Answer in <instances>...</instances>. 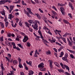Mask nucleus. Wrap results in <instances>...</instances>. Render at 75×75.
Instances as JSON below:
<instances>
[{
  "label": "nucleus",
  "instance_id": "338daca9",
  "mask_svg": "<svg viewBox=\"0 0 75 75\" xmlns=\"http://www.w3.org/2000/svg\"><path fill=\"white\" fill-rule=\"evenodd\" d=\"M35 1V3H39V1H38V0H34Z\"/></svg>",
  "mask_w": 75,
  "mask_h": 75
},
{
  "label": "nucleus",
  "instance_id": "2f4dec72",
  "mask_svg": "<svg viewBox=\"0 0 75 75\" xmlns=\"http://www.w3.org/2000/svg\"><path fill=\"white\" fill-rule=\"evenodd\" d=\"M27 10L28 11L29 13H30L31 12V9L30 8H27Z\"/></svg>",
  "mask_w": 75,
  "mask_h": 75
},
{
  "label": "nucleus",
  "instance_id": "58836bf2",
  "mask_svg": "<svg viewBox=\"0 0 75 75\" xmlns=\"http://www.w3.org/2000/svg\"><path fill=\"white\" fill-rule=\"evenodd\" d=\"M26 13V14L29 17H31V16L30 15V13H28V12H27Z\"/></svg>",
  "mask_w": 75,
  "mask_h": 75
},
{
  "label": "nucleus",
  "instance_id": "393cba45",
  "mask_svg": "<svg viewBox=\"0 0 75 75\" xmlns=\"http://www.w3.org/2000/svg\"><path fill=\"white\" fill-rule=\"evenodd\" d=\"M19 68H23V66L22 65V64H21V63H19Z\"/></svg>",
  "mask_w": 75,
  "mask_h": 75
},
{
  "label": "nucleus",
  "instance_id": "72a5a7b5",
  "mask_svg": "<svg viewBox=\"0 0 75 75\" xmlns=\"http://www.w3.org/2000/svg\"><path fill=\"white\" fill-rule=\"evenodd\" d=\"M1 14L3 15L4 16H5V12H4V11H3V12H1Z\"/></svg>",
  "mask_w": 75,
  "mask_h": 75
},
{
  "label": "nucleus",
  "instance_id": "ddd939ff",
  "mask_svg": "<svg viewBox=\"0 0 75 75\" xmlns=\"http://www.w3.org/2000/svg\"><path fill=\"white\" fill-rule=\"evenodd\" d=\"M64 67H66V69H68L69 72V67L68 66L66 65H64Z\"/></svg>",
  "mask_w": 75,
  "mask_h": 75
},
{
  "label": "nucleus",
  "instance_id": "bf43d9fd",
  "mask_svg": "<svg viewBox=\"0 0 75 75\" xmlns=\"http://www.w3.org/2000/svg\"><path fill=\"white\" fill-rule=\"evenodd\" d=\"M65 74L66 75H70L69 74V73H68L67 72H65Z\"/></svg>",
  "mask_w": 75,
  "mask_h": 75
},
{
  "label": "nucleus",
  "instance_id": "09e8293b",
  "mask_svg": "<svg viewBox=\"0 0 75 75\" xmlns=\"http://www.w3.org/2000/svg\"><path fill=\"white\" fill-rule=\"evenodd\" d=\"M4 73H3V70H2L1 71V72H0V75H3Z\"/></svg>",
  "mask_w": 75,
  "mask_h": 75
},
{
  "label": "nucleus",
  "instance_id": "5701e85b",
  "mask_svg": "<svg viewBox=\"0 0 75 75\" xmlns=\"http://www.w3.org/2000/svg\"><path fill=\"white\" fill-rule=\"evenodd\" d=\"M0 23L2 28H4V24H3V23L1 22H0Z\"/></svg>",
  "mask_w": 75,
  "mask_h": 75
},
{
  "label": "nucleus",
  "instance_id": "bb28decb",
  "mask_svg": "<svg viewBox=\"0 0 75 75\" xmlns=\"http://www.w3.org/2000/svg\"><path fill=\"white\" fill-rule=\"evenodd\" d=\"M61 55L59 56V57H62V56H63V55H64V52H62L60 54Z\"/></svg>",
  "mask_w": 75,
  "mask_h": 75
},
{
  "label": "nucleus",
  "instance_id": "ea45409f",
  "mask_svg": "<svg viewBox=\"0 0 75 75\" xmlns=\"http://www.w3.org/2000/svg\"><path fill=\"white\" fill-rule=\"evenodd\" d=\"M67 35H68V33H65V34L63 35V37H66V36H67Z\"/></svg>",
  "mask_w": 75,
  "mask_h": 75
},
{
  "label": "nucleus",
  "instance_id": "20e7f679",
  "mask_svg": "<svg viewBox=\"0 0 75 75\" xmlns=\"http://www.w3.org/2000/svg\"><path fill=\"white\" fill-rule=\"evenodd\" d=\"M49 61H50L49 64V66L50 67V69H52L53 67V65H52V61H51V60H49Z\"/></svg>",
  "mask_w": 75,
  "mask_h": 75
},
{
  "label": "nucleus",
  "instance_id": "c03bdc74",
  "mask_svg": "<svg viewBox=\"0 0 75 75\" xmlns=\"http://www.w3.org/2000/svg\"><path fill=\"white\" fill-rule=\"evenodd\" d=\"M27 43L28 45V47H30V43L28 42H27Z\"/></svg>",
  "mask_w": 75,
  "mask_h": 75
},
{
  "label": "nucleus",
  "instance_id": "de8ad7c7",
  "mask_svg": "<svg viewBox=\"0 0 75 75\" xmlns=\"http://www.w3.org/2000/svg\"><path fill=\"white\" fill-rule=\"evenodd\" d=\"M4 7H6V8H7V9L8 10H9V8H8V6H4Z\"/></svg>",
  "mask_w": 75,
  "mask_h": 75
},
{
  "label": "nucleus",
  "instance_id": "0eeeda50",
  "mask_svg": "<svg viewBox=\"0 0 75 75\" xmlns=\"http://www.w3.org/2000/svg\"><path fill=\"white\" fill-rule=\"evenodd\" d=\"M62 59L63 61H65L67 62H68V59H67V57H63L62 58Z\"/></svg>",
  "mask_w": 75,
  "mask_h": 75
},
{
  "label": "nucleus",
  "instance_id": "9d476101",
  "mask_svg": "<svg viewBox=\"0 0 75 75\" xmlns=\"http://www.w3.org/2000/svg\"><path fill=\"white\" fill-rule=\"evenodd\" d=\"M54 63L55 65H56V67H60V65L56 62H54Z\"/></svg>",
  "mask_w": 75,
  "mask_h": 75
},
{
  "label": "nucleus",
  "instance_id": "a19ab883",
  "mask_svg": "<svg viewBox=\"0 0 75 75\" xmlns=\"http://www.w3.org/2000/svg\"><path fill=\"white\" fill-rule=\"evenodd\" d=\"M38 33L40 35H41V34H42L41 33V31L40 30H39V31H38Z\"/></svg>",
  "mask_w": 75,
  "mask_h": 75
},
{
  "label": "nucleus",
  "instance_id": "37998d69",
  "mask_svg": "<svg viewBox=\"0 0 75 75\" xmlns=\"http://www.w3.org/2000/svg\"><path fill=\"white\" fill-rule=\"evenodd\" d=\"M18 59L19 62V64H20V63H21V59H20V57L18 58Z\"/></svg>",
  "mask_w": 75,
  "mask_h": 75
},
{
  "label": "nucleus",
  "instance_id": "dca6fc26",
  "mask_svg": "<svg viewBox=\"0 0 75 75\" xmlns=\"http://www.w3.org/2000/svg\"><path fill=\"white\" fill-rule=\"evenodd\" d=\"M51 54V52L50 51L48 50L47 52H46V54L47 55H50Z\"/></svg>",
  "mask_w": 75,
  "mask_h": 75
},
{
  "label": "nucleus",
  "instance_id": "473e14b6",
  "mask_svg": "<svg viewBox=\"0 0 75 75\" xmlns=\"http://www.w3.org/2000/svg\"><path fill=\"white\" fill-rule=\"evenodd\" d=\"M43 20H44L46 23H47V18L46 17H45V19H44Z\"/></svg>",
  "mask_w": 75,
  "mask_h": 75
},
{
  "label": "nucleus",
  "instance_id": "69168bd1",
  "mask_svg": "<svg viewBox=\"0 0 75 75\" xmlns=\"http://www.w3.org/2000/svg\"><path fill=\"white\" fill-rule=\"evenodd\" d=\"M54 50L55 51V52H57V49L55 48H53Z\"/></svg>",
  "mask_w": 75,
  "mask_h": 75
},
{
  "label": "nucleus",
  "instance_id": "a878e982",
  "mask_svg": "<svg viewBox=\"0 0 75 75\" xmlns=\"http://www.w3.org/2000/svg\"><path fill=\"white\" fill-rule=\"evenodd\" d=\"M25 24L26 26H27V27L28 28L30 27V26H29V24H28V23L25 22Z\"/></svg>",
  "mask_w": 75,
  "mask_h": 75
},
{
  "label": "nucleus",
  "instance_id": "4d7b16f0",
  "mask_svg": "<svg viewBox=\"0 0 75 75\" xmlns=\"http://www.w3.org/2000/svg\"><path fill=\"white\" fill-rule=\"evenodd\" d=\"M17 50H18V51H20V48H19L18 47H17L16 48V49Z\"/></svg>",
  "mask_w": 75,
  "mask_h": 75
},
{
  "label": "nucleus",
  "instance_id": "f8f14e48",
  "mask_svg": "<svg viewBox=\"0 0 75 75\" xmlns=\"http://www.w3.org/2000/svg\"><path fill=\"white\" fill-rule=\"evenodd\" d=\"M26 62L27 64L30 65H32V62L31 61H29V62L28 61H26Z\"/></svg>",
  "mask_w": 75,
  "mask_h": 75
},
{
  "label": "nucleus",
  "instance_id": "a211bd4d",
  "mask_svg": "<svg viewBox=\"0 0 75 75\" xmlns=\"http://www.w3.org/2000/svg\"><path fill=\"white\" fill-rule=\"evenodd\" d=\"M34 72L32 71H29V75H33Z\"/></svg>",
  "mask_w": 75,
  "mask_h": 75
},
{
  "label": "nucleus",
  "instance_id": "6ab92c4d",
  "mask_svg": "<svg viewBox=\"0 0 75 75\" xmlns=\"http://www.w3.org/2000/svg\"><path fill=\"white\" fill-rule=\"evenodd\" d=\"M1 68L3 70V71H4V70H5V69H4V67H3V64H1Z\"/></svg>",
  "mask_w": 75,
  "mask_h": 75
},
{
  "label": "nucleus",
  "instance_id": "774afa93",
  "mask_svg": "<svg viewBox=\"0 0 75 75\" xmlns=\"http://www.w3.org/2000/svg\"><path fill=\"white\" fill-rule=\"evenodd\" d=\"M20 34H22V35H25V34L23 32L20 33Z\"/></svg>",
  "mask_w": 75,
  "mask_h": 75
},
{
  "label": "nucleus",
  "instance_id": "412c9836",
  "mask_svg": "<svg viewBox=\"0 0 75 75\" xmlns=\"http://www.w3.org/2000/svg\"><path fill=\"white\" fill-rule=\"evenodd\" d=\"M37 50H36L34 56L35 57H38V56L37 55Z\"/></svg>",
  "mask_w": 75,
  "mask_h": 75
},
{
  "label": "nucleus",
  "instance_id": "f03ea898",
  "mask_svg": "<svg viewBox=\"0 0 75 75\" xmlns=\"http://www.w3.org/2000/svg\"><path fill=\"white\" fill-rule=\"evenodd\" d=\"M28 40V36L27 35L25 36L24 37V38L23 40V41L24 42H25Z\"/></svg>",
  "mask_w": 75,
  "mask_h": 75
},
{
  "label": "nucleus",
  "instance_id": "39448f33",
  "mask_svg": "<svg viewBox=\"0 0 75 75\" xmlns=\"http://www.w3.org/2000/svg\"><path fill=\"white\" fill-rule=\"evenodd\" d=\"M10 8L9 10V13H11V11L13 10V8L14 7V6H10Z\"/></svg>",
  "mask_w": 75,
  "mask_h": 75
},
{
  "label": "nucleus",
  "instance_id": "7ed1b4c3",
  "mask_svg": "<svg viewBox=\"0 0 75 75\" xmlns=\"http://www.w3.org/2000/svg\"><path fill=\"white\" fill-rule=\"evenodd\" d=\"M60 8V9L61 12L62 13V14H63V15H64V13H65L64 11H65V9H64V8L61 7Z\"/></svg>",
  "mask_w": 75,
  "mask_h": 75
},
{
  "label": "nucleus",
  "instance_id": "0e129e2a",
  "mask_svg": "<svg viewBox=\"0 0 75 75\" xmlns=\"http://www.w3.org/2000/svg\"><path fill=\"white\" fill-rule=\"evenodd\" d=\"M12 44L13 46H16V44H15V43L14 42H12Z\"/></svg>",
  "mask_w": 75,
  "mask_h": 75
},
{
  "label": "nucleus",
  "instance_id": "2eb2a0df",
  "mask_svg": "<svg viewBox=\"0 0 75 75\" xmlns=\"http://www.w3.org/2000/svg\"><path fill=\"white\" fill-rule=\"evenodd\" d=\"M52 13H53V17H55V15L57 14V13H56L54 11H52Z\"/></svg>",
  "mask_w": 75,
  "mask_h": 75
},
{
  "label": "nucleus",
  "instance_id": "f257e3e1",
  "mask_svg": "<svg viewBox=\"0 0 75 75\" xmlns=\"http://www.w3.org/2000/svg\"><path fill=\"white\" fill-rule=\"evenodd\" d=\"M35 22L36 23H34V24H33V25H32V27L33 28H34V29H35L36 30H38V24L37 23H38V24L40 25V22H39L38 21H35Z\"/></svg>",
  "mask_w": 75,
  "mask_h": 75
},
{
  "label": "nucleus",
  "instance_id": "c9c22d12",
  "mask_svg": "<svg viewBox=\"0 0 75 75\" xmlns=\"http://www.w3.org/2000/svg\"><path fill=\"white\" fill-rule=\"evenodd\" d=\"M67 50H68V51H69V52H71V53H74V52L72 50H69L68 49H67Z\"/></svg>",
  "mask_w": 75,
  "mask_h": 75
},
{
  "label": "nucleus",
  "instance_id": "4be33fe9",
  "mask_svg": "<svg viewBox=\"0 0 75 75\" xmlns=\"http://www.w3.org/2000/svg\"><path fill=\"white\" fill-rule=\"evenodd\" d=\"M17 63H18V62L17 60H15L13 61V64H14L15 65H16Z\"/></svg>",
  "mask_w": 75,
  "mask_h": 75
},
{
  "label": "nucleus",
  "instance_id": "a18cd8bd",
  "mask_svg": "<svg viewBox=\"0 0 75 75\" xmlns=\"http://www.w3.org/2000/svg\"><path fill=\"white\" fill-rule=\"evenodd\" d=\"M68 15V16H69V17H70V18H72V16L71 13H69Z\"/></svg>",
  "mask_w": 75,
  "mask_h": 75
},
{
  "label": "nucleus",
  "instance_id": "e433bc0d",
  "mask_svg": "<svg viewBox=\"0 0 75 75\" xmlns=\"http://www.w3.org/2000/svg\"><path fill=\"white\" fill-rule=\"evenodd\" d=\"M68 43H69V46H70L71 47V46H72V44L71 43V42H69Z\"/></svg>",
  "mask_w": 75,
  "mask_h": 75
},
{
  "label": "nucleus",
  "instance_id": "680f3d73",
  "mask_svg": "<svg viewBox=\"0 0 75 75\" xmlns=\"http://www.w3.org/2000/svg\"><path fill=\"white\" fill-rule=\"evenodd\" d=\"M52 8H54V10H56V11H57V9L56 8H55V6H53L52 7Z\"/></svg>",
  "mask_w": 75,
  "mask_h": 75
},
{
  "label": "nucleus",
  "instance_id": "6e6d98bb",
  "mask_svg": "<svg viewBox=\"0 0 75 75\" xmlns=\"http://www.w3.org/2000/svg\"><path fill=\"white\" fill-rule=\"evenodd\" d=\"M8 56L9 57L10 59L11 58V55L10 54H8Z\"/></svg>",
  "mask_w": 75,
  "mask_h": 75
},
{
  "label": "nucleus",
  "instance_id": "864d4df0",
  "mask_svg": "<svg viewBox=\"0 0 75 75\" xmlns=\"http://www.w3.org/2000/svg\"><path fill=\"white\" fill-rule=\"evenodd\" d=\"M43 42L44 43H45V42H47V40H44L43 39Z\"/></svg>",
  "mask_w": 75,
  "mask_h": 75
},
{
  "label": "nucleus",
  "instance_id": "7c9ffc66",
  "mask_svg": "<svg viewBox=\"0 0 75 75\" xmlns=\"http://www.w3.org/2000/svg\"><path fill=\"white\" fill-rule=\"evenodd\" d=\"M60 65L62 67V68H63V69H65V68L64 67V64H63L62 63V62H60Z\"/></svg>",
  "mask_w": 75,
  "mask_h": 75
},
{
  "label": "nucleus",
  "instance_id": "8fccbe9b",
  "mask_svg": "<svg viewBox=\"0 0 75 75\" xmlns=\"http://www.w3.org/2000/svg\"><path fill=\"white\" fill-rule=\"evenodd\" d=\"M40 35V36L41 38L43 40H44V37L42 36V34H41Z\"/></svg>",
  "mask_w": 75,
  "mask_h": 75
},
{
  "label": "nucleus",
  "instance_id": "052dcab7",
  "mask_svg": "<svg viewBox=\"0 0 75 75\" xmlns=\"http://www.w3.org/2000/svg\"><path fill=\"white\" fill-rule=\"evenodd\" d=\"M63 41H64V42H65V43H67V42L66 41V39H65V38H64Z\"/></svg>",
  "mask_w": 75,
  "mask_h": 75
},
{
  "label": "nucleus",
  "instance_id": "9b49d317",
  "mask_svg": "<svg viewBox=\"0 0 75 75\" xmlns=\"http://www.w3.org/2000/svg\"><path fill=\"white\" fill-rule=\"evenodd\" d=\"M28 22L30 24H34V23H35V22L33 21V20H29L28 21Z\"/></svg>",
  "mask_w": 75,
  "mask_h": 75
},
{
  "label": "nucleus",
  "instance_id": "1a4fd4ad",
  "mask_svg": "<svg viewBox=\"0 0 75 75\" xmlns=\"http://www.w3.org/2000/svg\"><path fill=\"white\" fill-rule=\"evenodd\" d=\"M4 3H5V0H1L0 1V5L4 4Z\"/></svg>",
  "mask_w": 75,
  "mask_h": 75
},
{
  "label": "nucleus",
  "instance_id": "13d9d810",
  "mask_svg": "<svg viewBox=\"0 0 75 75\" xmlns=\"http://www.w3.org/2000/svg\"><path fill=\"white\" fill-rule=\"evenodd\" d=\"M59 72H62V71H64V70H61V69H59L58 70Z\"/></svg>",
  "mask_w": 75,
  "mask_h": 75
},
{
  "label": "nucleus",
  "instance_id": "f3484780",
  "mask_svg": "<svg viewBox=\"0 0 75 75\" xmlns=\"http://www.w3.org/2000/svg\"><path fill=\"white\" fill-rule=\"evenodd\" d=\"M63 20L64 21V23H66V24H69V23L67 21L64 19H63Z\"/></svg>",
  "mask_w": 75,
  "mask_h": 75
},
{
  "label": "nucleus",
  "instance_id": "423d86ee",
  "mask_svg": "<svg viewBox=\"0 0 75 75\" xmlns=\"http://www.w3.org/2000/svg\"><path fill=\"white\" fill-rule=\"evenodd\" d=\"M44 64L42 63H40V64L38 65V68H42L44 67Z\"/></svg>",
  "mask_w": 75,
  "mask_h": 75
},
{
  "label": "nucleus",
  "instance_id": "4c0bfd02",
  "mask_svg": "<svg viewBox=\"0 0 75 75\" xmlns=\"http://www.w3.org/2000/svg\"><path fill=\"white\" fill-rule=\"evenodd\" d=\"M70 57H71V58H74H74H75V57H74V56L73 54H71L70 55Z\"/></svg>",
  "mask_w": 75,
  "mask_h": 75
},
{
  "label": "nucleus",
  "instance_id": "3c124183",
  "mask_svg": "<svg viewBox=\"0 0 75 75\" xmlns=\"http://www.w3.org/2000/svg\"><path fill=\"white\" fill-rule=\"evenodd\" d=\"M68 54L66 53V54H65L64 57L67 58V57H68Z\"/></svg>",
  "mask_w": 75,
  "mask_h": 75
},
{
  "label": "nucleus",
  "instance_id": "5fc2aeb1",
  "mask_svg": "<svg viewBox=\"0 0 75 75\" xmlns=\"http://www.w3.org/2000/svg\"><path fill=\"white\" fill-rule=\"evenodd\" d=\"M4 21L5 22H6V21H7V17H5Z\"/></svg>",
  "mask_w": 75,
  "mask_h": 75
},
{
  "label": "nucleus",
  "instance_id": "e2e57ef3",
  "mask_svg": "<svg viewBox=\"0 0 75 75\" xmlns=\"http://www.w3.org/2000/svg\"><path fill=\"white\" fill-rule=\"evenodd\" d=\"M20 75H24V74L23 72H20Z\"/></svg>",
  "mask_w": 75,
  "mask_h": 75
},
{
  "label": "nucleus",
  "instance_id": "f704fd0d",
  "mask_svg": "<svg viewBox=\"0 0 75 75\" xmlns=\"http://www.w3.org/2000/svg\"><path fill=\"white\" fill-rule=\"evenodd\" d=\"M22 3L23 5H25V6H27V4H25V3L24 4V1H22Z\"/></svg>",
  "mask_w": 75,
  "mask_h": 75
},
{
  "label": "nucleus",
  "instance_id": "c756f323",
  "mask_svg": "<svg viewBox=\"0 0 75 75\" xmlns=\"http://www.w3.org/2000/svg\"><path fill=\"white\" fill-rule=\"evenodd\" d=\"M6 2H8V3H10L11 2V1L10 0H5V3H6Z\"/></svg>",
  "mask_w": 75,
  "mask_h": 75
},
{
  "label": "nucleus",
  "instance_id": "c85d7f7f",
  "mask_svg": "<svg viewBox=\"0 0 75 75\" xmlns=\"http://www.w3.org/2000/svg\"><path fill=\"white\" fill-rule=\"evenodd\" d=\"M18 45L19 47H20L21 48H23V46H21V44H18Z\"/></svg>",
  "mask_w": 75,
  "mask_h": 75
},
{
  "label": "nucleus",
  "instance_id": "cd10ccee",
  "mask_svg": "<svg viewBox=\"0 0 75 75\" xmlns=\"http://www.w3.org/2000/svg\"><path fill=\"white\" fill-rule=\"evenodd\" d=\"M5 25L6 27H7L8 26V22H5Z\"/></svg>",
  "mask_w": 75,
  "mask_h": 75
},
{
  "label": "nucleus",
  "instance_id": "6e6552de",
  "mask_svg": "<svg viewBox=\"0 0 75 75\" xmlns=\"http://www.w3.org/2000/svg\"><path fill=\"white\" fill-rule=\"evenodd\" d=\"M69 5L71 8L72 10H74V7H73V6L72 5V4L70 2H69Z\"/></svg>",
  "mask_w": 75,
  "mask_h": 75
},
{
  "label": "nucleus",
  "instance_id": "b1692460",
  "mask_svg": "<svg viewBox=\"0 0 75 75\" xmlns=\"http://www.w3.org/2000/svg\"><path fill=\"white\" fill-rule=\"evenodd\" d=\"M36 16L39 19H41V17L40 16V15H39V14L38 13L37 14Z\"/></svg>",
  "mask_w": 75,
  "mask_h": 75
},
{
  "label": "nucleus",
  "instance_id": "aec40b11",
  "mask_svg": "<svg viewBox=\"0 0 75 75\" xmlns=\"http://www.w3.org/2000/svg\"><path fill=\"white\" fill-rule=\"evenodd\" d=\"M40 70L42 71H45V68H44V67H41L40 69Z\"/></svg>",
  "mask_w": 75,
  "mask_h": 75
},
{
  "label": "nucleus",
  "instance_id": "4468645a",
  "mask_svg": "<svg viewBox=\"0 0 75 75\" xmlns=\"http://www.w3.org/2000/svg\"><path fill=\"white\" fill-rule=\"evenodd\" d=\"M56 40H55V39H54V38H53V37H52V40L51 41V42H52V43H54V42H55V41Z\"/></svg>",
  "mask_w": 75,
  "mask_h": 75
},
{
  "label": "nucleus",
  "instance_id": "603ef678",
  "mask_svg": "<svg viewBox=\"0 0 75 75\" xmlns=\"http://www.w3.org/2000/svg\"><path fill=\"white\" fill-rule=\"evenodd\" d=\"M33 51H32L30 53V54L31 56H32V55H33Z\"/></svg>",
  "mask_w": 75,
  "mask_h": 75
},
{
  "label": "nucleus",
  "instance_id": "79ce46f5",
  "mask_svg": "<svg viewBox=\"0 0 75 75\" xmlns=\"http://www.w3.org/2000/svg\"><path fill=\"white\" fill-rule=\"evenodd\" d=\"M11 25L13 27H16V25H17V24L15 23V25H13V24H12Z\"/></svg>",
  "mask_w": 75,
  "mask_h": 75
},
{
  "label": "nucleus",
  "instance_id": "49530a36",
  "mask_svg": "<svg viewBox=\"0 0 75 75\" xmlns=\"http://www.w3.org/2000/svg\"><path fill=\"white\" fill-rule=\"evenodd\" d=\"M19 24L20 25V26L21 27H23V25L21 24V21L19 23Z\"/></svg>",
  "mask_w": 75,
  "mask_h": 75
}]
</instances>
